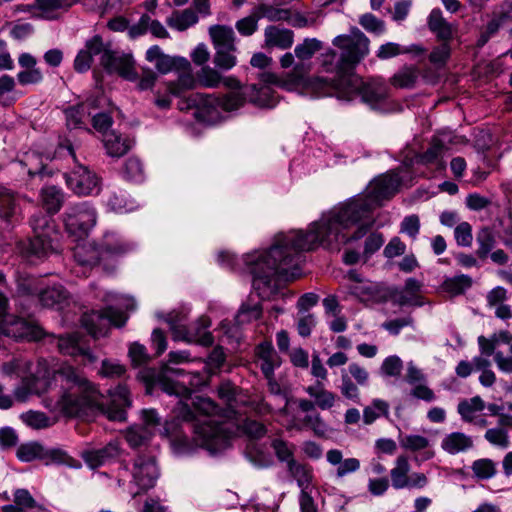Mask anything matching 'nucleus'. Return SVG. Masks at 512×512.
Listing matches in <instances>:
<instances>
[{"label":"nucleus","instance_id":"f257e3e1","mask_svg":"<svg viewBox=\"0 0 512 512\" xmlns=\"http://www.w3.org/2000/svg\"><path fill=\"white\" fill-rule=\"evenodd\" d=\"M401 184L397 173L374 179L365 196L351 199L322 214L310 224L307 232L293 230L276 235L273 245L262 251L243 256V262L253 276V287L265 300L274 297L286 281L301 275L302 253L318 246L339 248L364 237L372 227L373 209L393 196Z\"/></svg>","mask_w":512,"mask_h":512},{"label":"nucleus","instance_id":"f03ea898","mask_svg":"<svg viewBox=\"0 0 512 512\" xmlns=\"http://www.w3.org/2000/svg\"><path fill=\"white\" fill-rule=\"evenodd\" d=\"M38 370L35 375L26 377L20 386L14 390L17 401L25 402L32 394L59 387L57 398L44 399V405L50 411L60 412L67 417H77L87 414L93 408L104 411L108 419L123 421L126 418V408L131 405L129 390L126 385L119 384L110 394V402L105 406L102 396L96 386L80 371L68 364H61L55 369L45 387H38L39 378L45 376Z\"/></svg>","mask_w":512,"mask_h":512},{"label":"nucleus","instance_id":"7ed1b4c3","mask_svg":"<svg viewBox=\"0 0 512 512\" xmlns=\"http://www.w3.org/2000/svg\"><path fill=\"white\" fill-rule=\"evenodd\" d=\"M333 45L341 50L340 57L334 50L323 55L322 65L326 71L335 73L331 80L315 78L313 86L323 93L334 91L339 99L353 100L360 96L363 103L372 108L377 107L388 97L389 88L381 79L364 81L354 74L356 65L369 53V39L358 28H353L348 35H339L333 39Z\"/></svg>","mask_w":512,"mask_h":512},{"label":"nucleus","instance_id":"20e7f679","mask_svg":"<svg viewBox=\"0 0 512 512\" xmlns=\"http://www.w3.org/2000/svg\"><path fill=\"white\" fill-rule=\"evenodd\" d=\"M167 435L183 450L201 447L211 453L224 449L231 430L220 420L219 407L210 398L196 397L191 404L179 401L175 419L164 425Z\"/></svg>","mask_w":512,"mask_h":512},{"label":"nucleus","instance_id":"39448f33","mask_svg":"<svg viewBox=\"0 0 512 512\" xmlns=\"http://www.w3.org/2000/svg\"><path fill=\"white\" fill-rule=\"evenodd\" d=\"M159 477V469L154 456L139 453L130 461H121L118 470L119 485L130 487L133 497L153 488Z\"/></svg>","mask_w":512,"mask_h":512},{"label":"nucleus","instance_id":"423d86ee","mask_svg":"<svg viewBox=\"0 0 512 512\" xmlns=\"http://www.w3.org/2000/svg\"><path fill=\"white\" fill-rule=\"evenodd\" d=\"M221 81L220 73L209 66H203L195 76L189 68L187 71H183L175 82H171L168 89L175 97L181 98L188 90L194 89L197 85L216 88Z\"/></svg>","mask_w":512,"mask_h":512},{"label":"nucleus","instance_id":"0eeeda50","mask_svg":"<svg viewBox=\"0 0 512 512\" xmlns=\"http://www.w3.org/2000/svg\"><path fill=\"white\" fill-rule=\"evenodd\" d=\"M178 108L181 111L193 109L194 116L206 123L217 121L222 113L219 97L213 94L192 93L188 97L183 96Z\"/></svg>","mask_w":512,"mask_h":512},{"label":"nucleus","instance_id":"6e6552de","mask_svg":"<svg viewBox=\"0 0 512 512\" xmlns=\"http://www.w3.org/2000/svg\"><path fill=\"white\" fill-rule=\"evenodd\" d=\"M67 232L77 237H83L97 222L96 209L88 202H80L69 206L63 214Z\"/></svg>","mask_w":512,"mask_h":512},{"label":"nucleus","instance_id":"1a4fd4ad","mask_svg":"<svg viewBox=\"0 0 512 512\" xmlns=\"http://www.w3.org/2000/svg\"><path fill=\"white\" fill-rule=\"evenodd\" d=\"M168 322L175 340L196 343L205 347L211 346L214 342L212 333L208 331L211 321L207 316H200L189 326L181 324L173 318H170Z\"/></svg>","mask_w":512,"mask_h":512},{"label":"nucleus","instance_id":"9d476101","mask_svg":"<svg viewBox=\"0 0 512 512\" xmlns=\"http://www.w3.org/2000/svg\"><path fill=\"white\" fill-rule=\"evenodd\" d=\"M127 319L128 317L123 311L113 307H106L101 310L85 313L81 318V323L89 334L94 337H100L106 335L110 325L122 327Z\"/></svg>","mask_w":512,"mask_h":512},{"label":"nucleus","instance_id":"9b49d317","mask_svg":"<svg viewBox=\"0 0 512 512\" xmlns=\"http://www.w3.org/2000/svg\"><path fill=\"white\" fill-rule=\"evenodd\" d=\"M30 225L34 232L30 240L31 252L39 257L48 254L54 249L52 233H55L50 217L38 212L30 218Z\"/></svg>","mask_w":512,"mask_h":512},{"label":"nucleus","instance_id":"f8f14e48","mask_svg":"<svg viewBox=\"0 0 512 512\" xmlns=\"http://www.w3.org/2000/svg\"><path fill=\"white\" fill-rule=\"evenodd\" d=\"M66 184L78 196L99 192V179L88 167L76 163L74 168L65 173Z\"/></svg>","mask_w":512,"mask_h":512},{"label":"nucleus","instance_id":"ddd939ff","mask_svg":"<svg viewBox=\"0 0 512 512\" xmlns=\"http://www.w3.org/2000/svg\"><path fill=\"white\" fill-rule=\"evenodd\" d=\"M100 64L108 73H117L126 79L134 77V61L131 55L108 48L100 58Z\"/></svg>","mask_w":512,"mask_h":512},{"label":"nucleus","instance_id":"4468645a","mask_svg":"<svg viewBox=\"0 0 512 512\" xmlns=\"http://www.w3.org/2000/svg\"><path fill=\"white\" fill-rule=\"evenodd\" d=\"M309 66L304 63L296 64L285 78H281L272 72L261 73V80L264 83H275L276 86L291 90L299 85L310 83L308 79Z\"/></svg>","mask_w":512,"mask_h":512},{"label":"nucleus","instance_id":"2eb2a0df","mask_svg":"<svg viewBox=\"0 0 512 512\" xmlns=\"http://www.w3.org/2000/svg\"><path fill=\"white\" fill-rule=\"evenodd\" d=\"M146 60L154 63L156 69L162 74L180 69L187 71L190 68L188 60L182 57L166 55L158 45H153L147 50Z\"/></svg>","mask_w":512,"mask_h":512},{"label":"nucleus","instance_id":"dca6fc26","mask_svg":"<svg viewBox=\"0 0 512 512\" xmlns=\"http://www.w3.org/2000/svg\"><path fill=\"white\" fill-rule=\"evenodd\" d=\"M99 246L105 261L124 256L135 248L132 242L127 241L116 232H106Z\"/></svg>","mask_w":512,"mask_h":512},{"label":"nucleus","instance_id":"f3484780","mask_svg":"<svg viewBox=\"0 0 512 512\" xmlns=\"http://www.w3.org/2000/svg\"><path fill=\"white\" fill-rule=\"evenodd\" d=\"M259 80L260 82L258 84H252L250 86L251 92L248 94L249 101L261 108L275 107L278 103V99L270 86L271 84L275 85V83H264L261 80V74L259 75Z\"/></svg>","mask_w":512,"mask_h":512},{"label":"nucleus","instance_id":"a211bd4d","mask_svg":"<svg viewBox=\"0 0 512 512\" xmlns=\"http://www.w3.org/2000/svg\"><path fill=\"white\" fill-rule=\"evenodd\" d=\"M68 298L69 293L61 284L44 283L37 299L43 307L62 309Z\"/></svg>","mask_w":512,"mask_h":512},{"label":"nucleus","instance_id":"6ab92c4d","mask_svg":"<svg viewBox=\"0 0 512 512\" xmlns=\"http://www.w3.org/2000/svg\"><path fill=\"white\" fill-rule=\"evenodd\" d=\"M326 460L332 466H337L336 477L344 478L348 474L355 473L360 469V461L357 458H343L339 449H330L326 453Z\"/></svg>","mask_w":512,"mask_h":512},{"label":"nucleus","instance_id":"aec40b11","mask_svg":"<svg viewBox=\"0 0 512 512\" xmlns=\"http://www.w3.org/2000/svg\"><path fill=\"white\" fill-rule=\"evenodd\" d=\"M119 455V446L116 442H110L100 449H93L83 453L86 464L92 468H98Z\"/></svg>","mask_w":512,"mask_h":512},{"label":"nucleus","instance_id":"412c9836","mask_svg":"<svg viewBox=\"0 0 512 512\" xmlns=\"http://www.w3.org/2000/svg\"><path fill=\"white\" fill-rule=\"evenodd\" d=\"M174 373H176L175 370L165 366L160 371L151 374V383L169 395H181L187 392L188 390L184 386L170 377Z\"/></svg>","mask_w":512,"mask_h":512},{"label":"nucleus","instance_id":"4be33fe9","mask_svg":"<svg viewBox=\"0 0 512 512\" xmlns=\"http://www.w3.org/2000/svg\"><path fill=\"white\" fill-rule=\"evenodd\" d=\"M74 259L85 268H92L100 264L105 265V259L99 245H78L74 250Z\"/></svg>","mask_w":512,"mask_h":512},{"label":"nucleus","instance_id":"5701e85b","mask_svg":"<svg viewBox=\"0 0 512 512\" xmlns=\"http://www.w3.org/2000/svg\"><path fill=\"white\" fill-rule=\"evenodd\" d=\"M473 446L474 441L472 437L463 432L449 433L441 441V448L451 455L467 452Z\"/></svg>","mask_w":512,"mask_h":512},{"label":"nucleus","instance_id":"b1692460","mask_svg":"<svg viewBox=\"0 0 512 512\" xmlns=\"http://www.w3.org/2000/svg\"><path fill=\"white\" fill-rule=\"evenodd\" d=\"M259 366L264 376L274 373L275 368L280 366V358L270 342H262L256 348Z\"/></svg>","mask_w":512,"mask_h":512},{"label":"nucleus","instance_id":"393cba45","mask_svg":"<svg viewBox=\"0 0 512 512\" xmlns=\"http://www.w3.org/2000/svg\"><path fill=\"white\" fill-rule=\"evenodd\" d=\"M305 392L315 400V404L321 410H328L332 408L337 399V395L325 389L322 381L317 380L315 384L306 387Z\"/></svg>","mask_w":512,"mask_h":512},{"label":"nucleus","instance_id":"a878e982","mask_svg":"<svg viewBox=\"0 0 512 512\" xmlns=\"http://www.w3.org/2000/svg\"><path fill=\"white\" fill-rule=\"evenodd\" d=\"M265 43L269 47L281 49L290 48L293 44V32L278 26H268L265 29Z\"/></svg>","mask_w":512,"mask_h":512},{"label":"nucleus","instance_id":"bb28decb","mask_svg":"<svg viewBox=\"0 0 512 512\" xmlns=\"http://www.w3.org/2000/svg\"><path fill=\"white\" fill-rule=\"evenodd\" d=\"M60 353L69 356L82 355L86 357L90 362L95 361V357L89 349H85L80 346L78 337L76 335L60 336L57 342Z\"/></svg>","mask_w":512,"mask_h":512},{"label":"nucleus","instance_id":"cd10ccee","mask_svg":"<svg viewBox=\"0 0 512 512\" xmlns=\"http://www.w3.org/2000/svg\"><path fill=\"white\" fill-rule=\"evenodd\" d=\"M411 466L408 457L400 455L395 460L394 467L390 470L392 487L396 490L405 489Z\"/></svg>","mask_w":512,"mask_h":512},{"label":"nucleus","instance_id":"c85d7f7f","mask_svg":"<svg viewBox=\"0 0 512 512\" xmlns=\"http://www.w3.org/2000/svg\"><path fill=\"white\" fill-rule=\"evenodd\" d=\"M45 160H47V158H44L40 153L31 151L24 154L19 163L24 169H26L28 176L30 178H34L36 176L42 177L48 174V172H46Z\"/></svg>","mask_w":512,"mask_h":512},{"label":"nucleus","instance_id":"c756f323","mask_svg":"<svg viewBox=\"0 0 512 512\" xmlns=\"http://www.w3.org/2000/svg\"><path fill=\"white\" fill-rule=\"evenodd\" d=\"M103 143L107 153L112 157H121L131 148V141L115 131L107 133L103 138Z\"/></svg>","mask_w":512,"mask_h":512},{"label":"nucleus","instance_id":"7c9ffc66","mask_svg":"<svg viewBox=\"0 0 512 512\" xmlns=\"http://www.w3.org/2000/svg\"><path fill=\"white\" fill-rule=\"evenodd\" d=\"M209 34L217 49H236L234 44V31L223 25H214L209 28Z\"/></svg>","mask_w":512,"mask_h":512},{"label":"nucleus","instance_id":"2f4dec72","mask_svg":"<svg viewBox=\"0 0 512 512\" xmlns=\"http://www.w3.org/2000/svg\"><path fill=\"white\" fill-rule=\"evenodd\" d=\"M41 198L44 208L53 215L61 209L65 201V194L56 186H48L41 190Z\"/></svg>","mask_w":512,"mask_h":512},{"label":"nucleus","instance_id":"473e14b6","mask_svg":"<svg viewBox=\"0 0 512 512\" xmlns=\"http://www.w3.org/2000/svg\"><path fill=\"white\" fill-rule=\"evenodd\" d=\"M218 396L231 410H235L245 403L241 389L231 382H223L219 385Z\"/></svg>","mask_w":512,"mask_h":512},{"label":"nucleus","instance_id":"72a5a7b5","mask_svg":"<svg viewBox=\"0 0 512 512\" xmlns=\"http://www.w3.org/2000/svg\"><path fill=\"white\" fill-rule=\"evenodd\" d=\"M301 490H309L313 481V468L309 464L292 462L287 468Z\"/></svg>","mask_w":512,"mask_h":512},{"label":"nucleus","instance_id":"f704fd0d","mask_svg":"<svg viewBox=\"0 0 512 512\" xmlns=\"http://www.w3.org/2000/svg\"><path fill=\"white\" fill-rule=\"evenodd\" d=\"M429 29L436 33L438 38L447 41L452 37V29L449 23L443 18L440 9H433L428 17Z\"/></svg>","mask_w":512,"mask_h":512},{"label":"nucleus","instance_id":"c9c22d12","mask_svg":"<svg viewBox=\"0 0 512 512\" xmlns=\"http://www.w3.org/2000/svg\"><path fill=\"white\" fill-rule=\"evenodd\" d=\"M197 22L198 16L196 12L191 8L184 9L182 11H174L167 19V24L171 28L177 29L179 31H184Z\"/></svg>","mask_w":512,"mask_h":512},{"label":"nucleus","instance_id":"e433bc0d","mask_svg":"<svg viewBox=\"0 0 512 512\" xmlns=\"http://www.w3.org/2000/svg\"><path fill=\"white\" fill-rule=\"evenodd\" d=\"M423 49L420 46L412 45L411 47H402L398 43L394 42H388L379 47V49L376 52V56L381 60H387L393 57H396L401 54H407V53H416V54H422Z\"/></svg>","mask_w":512,"mask_h":512},{"label":"nucleus","instance_id":"4c0bfd02","mask_svg":"<svg viewBox=\"0 0 512 512\" xmlns=\"http://www.w3.org/2000/svg\"><path fill=\"white\" fill-rule=\"evenodd\" d=\"M485 408V403L480 396H474L469 400H462L457 406V411L462 420L467 423L474 422L476 412H481Z\"/></svg>","mask_w":512,"mask_h":512},{"label":"nucleus","instance_id":"58836bf2","mask_svg":"<svg viewBox=\"0 0 512 512\" xmlns=\"http://www.w3.org/2000/svg\"><path fill=\"white\" fill-rule=\"evenodd\" d=\"M419 78V70L414 66H405L391 78V84L397 88H413Z\"/></svg>","mask_w":512,"mask_h":512},{"label":"nucleus","instance_id":"ea45409f","mask_svg":"<svg viewBox=\"0 0 512 512\" xmlns=\"http://www.w3.org/2000/svg\"><path fill=\"white\" fill-rule=\"evenodd\" d=\"M298 429L307 428L313 431L317 437H324L328 431V425L319 412L306 414L296 426Z\"/></svg>","mask_w":512,"mask_h":512},{"label":"nucleus","instance_id":"a19ab883","mask_svg":"<svg viewBox=\"0 0 512 512\" xmlns=\"http://www.w3.org/2000/svg\"><path fill=\"white\" fill-rule=\"evenodd\" d=\"M107 206L116 213H127L136 209L135 201L128 198L126 192H112L107 199Z\"/></svg>","mask_w":512,"mask_h":512},{"label":"nucleus","instance_id":"79ce46f5","mask_svg":"<svg viewBox=\"0 0 512 512\" xmlns=\"http://www.w3.org/2000/svg\"><path fill=\"white\" fill-rule=\"evenodd\" d=\"M476 242L478 244L477 256L480 259H485L496 244L495 235L489 227H483L477 233Z\"/></svg>","mask_w":512,"mask_h":512},{"label":"nucleus","instance_id":"37998d69","mask_svg":"<svg viewBox=\"0 0 512 512\" xmlns=\"http://www.w3.org/2000/svg\"><path fill=\"white\" fill-rule=\"evenodd\" d=\"M471 286L472 278L464 274L446 278L442 283V289L451 295H460Z\"/></svg>","mask_w":512,"mask_h":512},{"label":"nucleus","instance_id":"c03bdc74","mask_svg":"<svg viewBox=\"0 0 512 512\" xmlns=\"http://www.w3.org/2000/svg\"><path fill=\"white\" fill-rule=\"evenodd\" d=\"M271 447L280 462H285L287 464V468L289 465H292V462H296L294 458L295 445L284 441L282 439H273L271 442Z\"/></svg>","mask_w":512,"mask_h":512},{"label":"nucleus","instance_id":"a18cd8bd","mask_svg":"<svg viewBox=\"0 0 512 512\" xmlns=\"http://www.w3.org/2000/svg\"><path fill=\"white\" fill-rule=\"evenodd\" d=\"M389 416V404L382 399H374L371 405L366 406L363 410V421L370 425L380 416Z\"/></svg>","mask_w":512,"mask_h":512},{"label":"nucleus","instance_id":"49530a36","mask_svg":"<svg viewBox=\"0 0 512 512\" xmlns=\"http://www.w3.org/2000/svg\"><path fill=\"white\" fill-rule=\"evenodd\" d=\"M44 285V280L32 276L20 277L17 280V291L22 296H36L38 298Z\"/></svg>","mask_w":512,"mask_h":512},{"label":"nucleus","instance_id":"de8ad7c7","mask_svg":"<svg viewBox=\"0 0 512 512\" xmlns=\"http://www.w3.org/2000/svg\"><path fill=\"white\" fill-rule=\"evenodd\" d=\"M16 456L20 461L31 462L35 459H44L45 449L36 442L25 443L17 448Z\"/></svg>","mask_w":512,"mask_h":512},{"label":"nucleus","instance_id":"09e8293b","mask_svg":"<svg viewBox=\"0 0 512 512\" xmlns=\"http://www.w3.org/2000/svg\"><path fill=\"white\" fill-rule=\"evenodd\" d=\"M16 211V202L12 192L0 186V219L10 221Z\"/></svg>","mask_w":512,"mask_h":512},{"label":"nucleus","instance_id":"8fccbe9b","mask_svg":"<svg viewBox=\"0 0 512 512\" xmlns=\"http://www.w3.org/2000/svg\"><path fill=\"white\" fill-rule=\"evenodd\" d=\"M447 147L439 138H433L429 148L419 156V162L431 164L437 162L446 151Z\"/></svg>","mask_w":512,"mask_h":512},{"label":"nucleus","instance_id":"3c124183","mask_svg":"<svg viewBox=\"0 0 512 512\" xmlns=\"http://www.w3.org/2000/svg\"><path fill=\"white\" fill-rule=\"evenodd\" d=\"M152 437V432L145 430L140 425L130 427L125 434V439L132 448L146 444Z\"/></svg>","mask_w":512,"mask_h":512},{"label":"nucleus","instance_id":"603ef678","mask_svg":"<svg viewBox=\"0 0 512 512\" xmlns=\"http://www.w3.org/2000/svg\"><path fill=\"white\" fill-rule=\"evenodd\" d=\"M340 393L343 397L354 403H360V391L358 384L354 382L346 372L341 374V385L339 386Z\"/></svg>","mask_w":512,"mask_h":512},{"label":"nucleus","instance_id":"864d4df0","mask_svg":"<svg viewBox=\"0 0 512 512\" xmlns=\"http://www.w3.org/2000/svg\"><path fill=\"white\" fill-rule=\"evenodd\" d=\"M123 175L127 180L141 182L144 179L142 162L136 157L128 158L124 164Z\"/></svg>","mask_w":512,"mask_h":512},{"label":"nucleus","instance_id":"5fc2aeb1","mask_svg":"<svg viewBox=\"0 0 512 512\" xmlns=\"http://www.w3.org/2000/svg\"><path fill=\"white\" fill-rule=\"evenodd\" d=\"M471 468L474 476L481 480L490 479L497 472L496 464L491 459L487 458L474 461Z\"/></svg>","mask_w":512,"mask_h":512},{"label":"nucleus","instance_id":"6e6d98bb","mask_svg":"<svg viewBox=\"0 0 512 512\" xmlns=\"http://www.w3.org/2000/svg\"><path fill=\"white\" fill-rule=\"evenodd\" d=\"M322 49L321 41L312 38L305 39L303 43L298 44L295 49V55L300 60H308L313 57V55Z\"/></svg>","mask_w":512,"mask_h":512},{"label":"nucleus","instance_id":"4d7b16f0","mask_svg":"<svg viewBox=\"0 0 512 512\" xmlns=\"http://www.w3.org/2000/svg\"><path fill=\"white\" fill-rule=\"evenodd\" d=\"M258 18H266L270 21L287 20L290 17L288 9L275 8L270 5L262 4L257 8Z\"/></svg>","mask_w":512,"mask_h":512},{"label":"nucleus","instance_id":"13d9d810","mask_svg":"<svg viewBox=\"0 0 512 512\" xmlns=\"http://www.w3.org/2000/svg\"><path fill=\"white\" fill-rule=\"evenodd\" d=\"M399 442L402 448L412 452L425 450L429 446V440L421 435L400 436Z\"/></svg>","mask_w":512,"mask_h":512},{"label":"nucleus","instance_id":"bf43d9fd","mask_svg":"<svg viewBox=\"0 0 512 512\" xmlns=\"http://www.w3.org/2000/svg\"><path fill=\"white\" fill-rule=\"evenodd\" d=\"M221 104V110L229 112L236 110L244 105L245 97L239 91H232L222 96H218Z\"/></svg>","mask_w":512,"mask_h":512},{"label":"nucleus","instance_id":"052dcab7","mask_svg":"<svg viewBox=\"0 0 512 512\" xmlns=\"http://www.w3.org/2000/svg\"><path fill=\"white\" fill-rule=\"evenodd\" d=\"M391 301L393 304L398 305L400 307H404V306L421 307L424 305L422 296H414V295L408 293L404 289L392 294Z\"/></svg>","mask_w":512,"mask_h":512},{"label":"nucleus","instance_id":"680f3d73","mask_svg":"<svg viewBox=\"0 0 512 512\" xmlns=\"http://www.w3.org/2000/svg\"><path fill=\"white\" fill-rule=\"evenodd\" d=\"M21 419L33 429H43L50 426V419L43 412L29 411L22 414Z\"/></svg>","mask_w":512,"mask_h":512},{"label":"nucleus","instance_id":"e2e57ef3","mask_svg":"<svg viewBox=\"0 0 512 512\" xmlns=\"http://www.w3.org/2000/svg\"><path fill=\"white\" fill-rule=\"evenodd\" d=\"M64 113L67 126L70 128H78L83 123V117L86 114V109L84 104H77L66 108Z\"/></svg>","mask_w":512,"mask_h":512},{"label":"nucleus","instance_id":"0e129e2a","mask_svg":"<svg viewBox=\"0 0 512 512\" xmlns=\"http://www.w3.org/2000/svg\"><path fill=\"white\" fill-rule=\"evenodd\" d=\"M109 44H105L103 38L100 35H94L90 39L86 40L84 47L82 48L91 58L100 55V58L109 48Z\"/></svg>","mask_w":512,"mask_h":512},{"label":"nucleus","instance_id":"69168bd1","mask_svg":"<svg viewBox=\"0 0 512 512\" xmlns=\"http://www.w3.org/2000/svg\"><path fill=\"white\" fill-rule=\"evenodd\" d=\"M236 49H217L214 64L222 70H230L236 65V57L232 54Z\"/></svg>","mask_w":512,"mask_h":512},{"label":"nucleus","instance_id":"338daca9","mask_svg":"<svg viewBox=\"0 0 512 512\" xmlns=\"http://www.w3.org/2000/svg\"><path fill=\"white\" fill-rule=\"evenodd\" d=\"M262 315V308L259 303L254 305L243 304L236 316V320L239 324L257 320Z\"/></svg>","mask_w":512,"mask_h":512},{"label":"nucleus","instance_id":"774afa93","mask_svg":"<svg viewBox=\"0 0 512 512\" xmlns=\"http://www.w3.org/2000/svg\"><path fill=\"white\" fill-rule=\"evenodd\" d=\"M359 23L368 32L382 34L385 31L384 22L371 13L362 15L359 19Z\"/></svg>","mask_w":512,"mask_h":512}]
</instances>
